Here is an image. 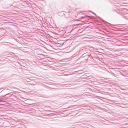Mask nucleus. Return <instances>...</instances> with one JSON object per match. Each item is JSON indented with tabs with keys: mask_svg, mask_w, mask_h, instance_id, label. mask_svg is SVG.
<instances>
[{
	"mask_svg": "<svg viewBox=\"0 0 128 128\" xmlns=\"http://www.w3.org/2000/svg\"><path fill=\"white\" fill-rule=\"evenodd\" d=\"M4 90H3L2 91V92H4Z\"/></svg>",
	"mask_w": 128,
	"mask_h": 128,
	"instance_id": "7ed1b4c3",
	"label": "nucleus"
},
{
	"mask_svg": "<svg viewBox=\"0 0 128 128\" xmlns=\"http://www.w3.org/2000/svg\"><path fill=\"white\" fill-rule=\"evenodd\" d=\"M0 102H2V100H0Z\"/></svg>",
	"mask_w": 128,
	"mask_h": 128,
	"instance_id": "f03ea898",
	"label": "nucleus"
},
{
	"mask_svg": "<svg viewBox=\"0 0 128 128\" xmlns=\"http://www.w3.org/2000/svg\"><path fill=\"white\" fill-rule=\"evenodd\" d=\"M5 96H8V94H6V95H5Z\"/></svg>",
	"mask_w": 128,
	"mask_h": 128,
	"instance_id": "20e7f679",
	"label": "nucleus"
},
{
	"mask_svg": "<svg viewBox=\"0 0 128 128\" xmlns=\"http://www.w3.org/2000/svg\"><path fill=\"white\" fill-rule=\"evenodd\" d=\"M90 18V16H82V18Z\"/></svg>",
	"mask_w": 128,
	"mask_h": 128,
	"instance_id": "f257e3e1",
	"label": "nucleus"
}]
</instances>
